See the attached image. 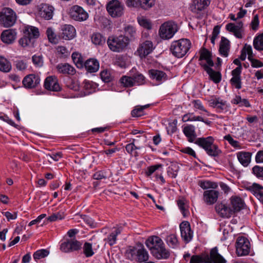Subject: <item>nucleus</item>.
Masks as SVG:
<instances>
[{"mask_svg":"<svg viewBox=\"0 0 263 263\" xmlns=\"http://www.w3.org/2000/svg\"><path fill=\"white\" fill-rule=\"evenodd\" d=\"M152 255L158 259H167L170 256V252L166 249L163 240L157 236L149 237L145 242Z\"/></svg>","mask_w":263,"mask_h":263,"instance_id":"f257e3e1","label":"nucleus"},{"mask_svg":"<svg viewBox=\"0 0 263 263\" xmlns=\"http://www.w3.org/2000/svg\"><path fill=\"white\" fill-rule=\"evenodd\" d=\"M125 256L126 259L136 263L148 261L150 257L148 251L141 243L128 246L125 251Z\"/></svg>","mask_w":263,"mask_h":263,"instance_id":"f03ea898","label":"nucleus"},{"mask_svg":"<svg viewBox=\"0 0 263 263\" xmlns=\"http://www.w3.org/2000/svg\"><path fill=\"white\" fill-rule=\"evenodd\" d=\"M190 263H227V260L218 253L216 247L210 250V254L202 253L194 255Z\"/></svg>","mask_w":263,"mask_h":263,"instance_id":"7ed1b4c3","label":"nucleus"},{"mask_svg":"<svg viewBox=\"0 0 263 263\" xmlns=\"http://www.w3.org/2000/svg\"><path fill=\"white\" fill-rule=\"evenodd\" d=\"M192 43L190 40L181 39L172 42L170 51L174 57L181 58L189 52Z\"/></svg>","mask_w":263,"mask_h":263,"instance_id":"20e7f679","label":"nucleus"},{"mask_svg":"<svg viewBox=\"0 0 263 263\" xmlns=\"http://www.w3.org/2000/svg\"><path fill=\"white\" fill-rule=\"evenodd\" d=\"M129 40L125 35L109 36L107 40V44L109 49L115 52H122L127 48Z\"/></svg>","mask_w":263,"mask_h":263,"instance_id":"39448f33","label":"nucleus"},{"mask_svg":"<svg viewBox=\"0 0 263 263\" xmlns=\"http://www.w3.org/2000/svg\"><path fill=\"white\" fill-rule=\"evenodd\" d=\"M236 254L238 256H245L250 254L251 245L249 240L246 237L240 236L236 239Z\"/></svg>","mask_w":263,"mask_h":263,"instance_id":"423d86ee","label":"nucleus"},{"mask_svg":"<svg viewBox=\"0 0 263 263\" xmlns=\"http://www.w3.org/2000/svg\"><path fill=\"white\" fill-rule=\"evenodd\" d=\"M233 63L237 67L231 71L232 77L230 80V83L236 89H240L242 87L241 73L242 67L241 63L238 59H235L233 61Z\"/></svg>","mask_w":263,"mask_h":263,"instance_id":"0eeeda50","label":"nucleus"},{"mask_svg":"<svg viewBox=\"0 0 263 263\" xmlns=\"http://www.w3.org/2000/svg\"><path fill=\"white\" fill-rule=\"evenodd\" d=\"M177 31V26L172 21H168L162 24L159 28V34L162 39H171Z\"/></svg>","mask_w":263,"mask_h":263,"instance_id":"6e6552de","label":"nucleus"},{"mask_svg":"<svg viewBox=\"0 0 263 263\" xmlns=\"http://www.w3.org/2000/svg\"><path fill=\"white\" fill-rule=\"evenodd\" d=\"M16 18V14L11 8H4L0 13V22L5 27L13 26L15 23Z\"/></svg>","mask_w":263,"mask_h":263,"instance_id":"1a4fd4ad","label":"nucleus"},{"mask_svg":"<svg viewBox=\"0 0 263 263\" xmlns=\"http://www.w3.org/2000/svg\"><path fill=\"white\" fill-rule=\"evenodd\" d=\"M82 243L76 238L66 239L61 241L60 249L64 253L78 251L82 248Z\"/></svg>","mask_w":263,"mask_h":263,"instance_id":"9d476101","label":"nucleus"},{"mask_svg":"<svg viewBox=\"0 0 263 263\" xmlns=\"http://www.w3.org/2000/svg\"><path fill=\"white\" fill-rule=\"evenodd\" d=\"M69 17L76 21L83 22L88 18V13L81 6L74 5L68 11Z\"/></svg>","mask_w":263,"mask_h":263,"instance_id":"9b49d317","label":"nucleus"},{"mask_svg":"<svg viewBox=\"0 0 263 263\" xmlns=\"http://www.w3.org/2000/svg\"><path fill=\"white\" fill-rule=\"evenodd\" d=\"M106 9L112 17H119L123 13L124 6L118 0H112L107 5Z\"/></svg>","mask_w":263,"mask_h":263,"instance_id":"f8f14e48","label":"nucleus"},{"mask_svg":"<svg viewBox=\"0 0 263 263\" xmlns=\"http://www.w3.org/2000/svg\"><path fill=\"white\" fill-rule=\"evenodd\" d=\"M199 64L205 70V66L209 67L214 66L212 53L205 48H202L199 51Z\"/></svg>","mask_w":263,"mask_h":263,"instance_id":"ddd939ff","label":"nucleus"},{"mask_svg":"<svg viewBox=\"0 0 263 263\" xmlns=\"http://www.w3.org/2000/svg\"><path fill=\"white\" fill-rule=\"evenodd\" d=\"M209 0H194L190 6L191 10L197 14V17L202 18L203 15L202 11L210 4Z\"/></svg>","mask_w":263,"mask_h":263,"instance_id":"4468645a","label":"nucleus"},{"mask_svg":"<svg viewBox=\"0 0 263 263\" xmlns=\"http://www.w3.org/2000/svg\"><path fill=\"white\" fill-rule=\"evenodd\" d=\"M181 237L186 243H189L193 238V232L191 230L190 223L187 221L182 222L179 226Z\"/></svg>","mask_w":263,"mask_h":263,"instance_id":"2eb2a0df","label":"nucleus"},{"mask_svg":"<svg viewBox=\"0 0 263 263\" xmlns=\"http://www.w3.org/2000/svg\"><path fill=\"white\" fill-rule=\"evenodd\" d=\"M226 29L232 33L237 39H242L244 32L243 24L242 21H239L236 24L232 23H228L226 26Z\"/></svg>","mask_w":263,"mask_h":263,"instance_id":"dca6fc26","label":"nucleus"},{"mask_svg":"<svg viewBox=\"0 0 263 263\" xmlns=\"http://www.w3.org/2000/svg\"><path fill=\"white\" fill-rule=\"evenodd\" d=\"M153 49V44L152 42L146 41L139 45L135 54L142 59L152 52Z\"/></svg>","mask_w":263,"mask_h":263,"instance_id":"f3484780","label":"nucleus"},{"mask_svg":"<svg viewBox=\"0 0 263 263\" xmlns=\"http://www.w3.org/2000/svg\"><path fill=\"white\" fill-rule=\"evenodd\" d=\"M148 74L156 85H159L167 80V75L161 70L151 69L148 71Z\"/></svg>","mask_w":263,"mask_h":263,"instance_id":"a211bd4d","label":"nucleus"},{"mask_svg":"<svg viewBox=\"0 0 263 263\" xmlns=\"http://www.w3.org/2000/svg\"><path fill=\"white\" fill-rule=\"evenodd\" d=\"M54 8L47 4H41L39 6V15L46 20H49L52 18Z\"/></svg>","mask_w":263,"mask_h":263,"instance_id":"6ab92c4d","label":"nucleus"},{"mask_svg":"<svg viewBox=\"0 0 263 263\" xmlns=\"http://www.w3.org/2000/svg\"><path fill=\"white\" fill-rule=\"evenodd\" d=\"M60 36L65 40H70L73 39L76 34L74 27L71 25L65 24L62 26Z\"/></svg>","mask_w":263,"mask_h":263,"instance_id":"aec40b11","label":"nucleus"},{"mask_svg":"<svg viewBox=\"0 0 263 263\" xmlns=\"http://www.w3.org/2000/svg\"><path fill=\"white\" fill-rule=\"evenodd\" d=\"M219 193L214 189L206 190L203 194V199L208 205H212L217 200Z\"/></svg>","mask_w":263,"mask_h":263,"instance_id":"412c9836","label":"nucleus"},{"mask_svg":"<svg viewBox=\"0 0 263 263\" xmlns=\"http://www.w3.org/2000/svg\"><path fill=\"white\" fill-rule=\"evenodd\" d=\"M40 78L38 75L30 74L26 76L23 80L25 87L32 88L36 87L40 83Z\"/></svg>","mask_w":263,"mask_h":263,"instance_id":"4be33fe9","label":"nucleus"},{"mask_svg":"<svg viewBox=\"0 0 263 263\" xmlns=\"http://www.w3.org/2000/svg\"><path fill=\"white\" fill-rule=\"evenodd\" d=\"M209 102L210 106L215 108L218 112H221L227 109V101L219 97L211 98Z\"/></svg>","mask_w":263,"mask_h":263,"instance_id":"5701e85b","label":"nucleus"},{"mask_svg":"<svg viewBox=\"0 0 263 263\" xmlns=\"http://www.w3.org/2000/svg\"><path fill=\"white\" fill-rule=\"evenodd\" d=\"M44 85L45 88L49 90L58 91L61 90V87L55 76H49L46 78Z\"/></svg>","mask_w":263,"mask_h":263,"instance_id":"b1692460","label":"nucleus"},{"mask_svg":"<svg viewBox=\"0 0 263 263\" xmlns=\"http://www.w3.org/2000/svg\"><path fill=\"white\" fill-rule=\"evenodd\" d=\"M217 213L222 217L229 218L234 214V210L222 203H217L215 206Z\"/></svg>","mask_w":263,"mask_h":263,"instance_id":"393cba45","label":"nucleus"},{"mask_svg":"<svg viewBox=\"0 0 263 263\" xmlns=\"http://www.w3.org/2000/svg\"><path fill=\"white\" fill-rule=\"evenodd\" d=\"M16 37V32L13 29H7L3 31L1 35V39L5 44H12Z\"/></svg>","mask_w":263,"mask_h":263,"instance_id":"a878e982","label":"nucleus"},{"mask_svg":"<svg viewBox=\"0 0 263 263\" xmlns=\"http://www.w3.org/2000/svg\"><path fill=\"white\" fill-rule=\"evenodd\" d=\"M182 132L189 142L195 143L197 139L195 126L192 124L186 125L183 127Z\"/></svg>","mask_w":263,"mask_h":263,"instance_id":"bb28decb","label":"nucleus"},{"mask_svg":"<svg viewBox=\"0 0 263 263\" xmlns=\"http://www.w3.org/2000/svg\"><path fill=\"white\" fill-rule=\"evenodd\" d=\"M59 73L65 75H74L76 73L75 68L68 63H60L56 66Z\"/></svg>","mask_w":263,"mask_h":263,"instance_id":"cd10ccee","label":"nucleus"},{"mask_svg":"<svg viewBox=\"0 0 263 263\" xmlns=\"http://www.w3.org/2000/svg\"><path fill=\"white\" fill-rule=\"evenodd\" d=\"M122 231V228L121 227H114L111 232L104 240L107 241L110 246H112L116 243L117 237L118 235L121 234Z\"/></svg>","mask_w":263,"mask_h":263,"instance_id":"c85d7f7f","label":"nucleus"},{"mask_svg":"<svg viewBox=\"0 0 263 263\" xmlns=\"http://www.w3.org/2000/svg\"><path fill=\"white\" fill-rule=\"evenodd\" d=\"M230 49V42L225 37L222 36L219 44V52L223 57H227Z\"/></svg>","mask_w":263,"mask_h":263,"instance_id":"c756f323","label":"nucleus"},{"mask_svg":"<svg viewBox=\"0 0 263 263\" xmlns=\"http://www.w3.org/2000/svg\"><path fill=\"white\" fill-rule=\"evenodd\" d=\"M237 158L240 163L245 167L248 166L251 160L252 153L241 151L236 154Z\"/></svg>","mask_w":263,"mask_h":263,"instance_id":"7c9ffc66","label":"nucleus"},{"mask_svg":"<svg viewBox=\"0 0 263 263\" xmlns=\"http://www.w3.org/2000/svg\"><path fill=\"white\" fill-rule=\"evenodd\" d=\"M83 84V94H82V96L89 95L95 92L98 87V85L96 83L88 80H85Z\"/></svg>","mask_w":263,"mask_h":263,"instance_id":"2f4dec72","label":"nucleus"},{"mask_svg":"<svg viewBox=\"0 0 263 263\" xmlns=\"http://www.w3.org/2000/svg\"><path fill=\"white\" fill-rule=\"evenodd\" d=\"M84 65L86 70L90 73L97 72L100 67L99 62L95 59H89L86 60Z\"/></svg>","mask_w":263,"mask_h":263,"instance_id":"473e14b6","label":"nucleus"},{"mask_svg":"<svg viewBox=\"0 0 263 263\" xmlns=\"http://www.w3.org/2000/svg\"><path fill=\"white\" fill-rule=\"evenodd\" d=\"M215 141V139L212 136L207 137L198 138L195 141V143L200 147L202 148L205 151L212 142Z\"/></svg>","mask_w":263,"mask_h":263,"instance_id":"72a5a7b5","label":"nucleus"},{"mask_svg":"<svg viewBox=\"0 0 263 263\" xmlns=\"http://www.w3.org/2000/svg\"><path fill=\"white\" fill-rule=\"evenodd\" d=\"M23 34H26L34 40L37 39L40 36L39 29L32 26H25L23 29Z\"/></svg>","mask_w":263,"mask_h":263,"instance_id":"f704fd0d","label":"nucleus"},{"mask_svg":"<svg viewBox=\"0 0 263 263\" xmlns=\"http://www.w3.org/2000/svg\"><path fill=\"white\" fill-rule=\"evenodd\" d=\"M231 203L232 206V210H234V213L240 211L243 209L244 202L239 197L232 196L231 198Z\"/></svg>","mask_w":263,"mask_h":263,"instance_id":"c9c22d12","label":"nucleus"},{"mask_svg":"<svg viewBox=\"0 0 263 263\" xmlns=\"http://www.w3.org/2000/svg\"><path fill=\"white\" fill-rule=\"evenodd\" d=\"M209 74L210 79L213 81L215 83H219L221 80V74L219 71H214L212 68L209 66H205L204 70Z\"/></svg>","mask_w":263,"mask_h":263,"instance_id":"e433bc0d","label":"nucleus"},{"mask_svg":"<svg viewBox=\"0 0 263 263\" xmlns=\"http://www.w3.org/2000/svg\"><path fill=\"white\" fill-rule=\"evenodd\" d=\"M35 41V40L31 37L23 34V36L18 40V43L23 48H32L34 47Z\"/></svg>","mask_w":263,"mask_h":263,"instance_id":"4c0bfd02","label":"nucleus"},{"mask_svg":"<svg viewBox=\"0 0 263 263\" xmlns=\"http://www.w3.org/2000/svg\"><path fill=\"white\" fill-rule=\"evenodd\" d=\"M205 152L209 156L214 157H218L222 153L221 149L216 144L214 143V142L208 147Z\"/></svg>","mask_w":263,"mask_h":263,"instance_id":"58836bf2","label":"nucleus"},{"mask_svg":"<svg viewBox=\"0 0 263 263\" xmlns=\"http://www.w3.org/2000/svg\"><path fill=\"white\" fill-rule=\"evenodd\" d=\"M177 205L183 217H186L190 215L189 205L187 201L185 199L181 198L178 200Z\"/></svg>","mask_w":263,"mask_h":263,"instance_id":"ea45409f","label":"nucleus"},{"mask_svg":"<svg viewBox=\"0 0 263 263\" xmlns=\"http://www.w3.org/2000/svg\"><path fill=\"white\" fill-rule=\"evenodd\" d=\"M197 184L203 190L216 189L218 187V184L213 181L208 180H200L197 182Z\"/></svg>","mask_w":263,"mask_h":263,"instance_id":"a19ab883","label":"nucleus"},{"mask_svg":"<svg viewBox=\"0 0 263 263\" xmlns=\"http://www.w3.org/2000/svg\"><path fill=\"white\" fill-rule=\"evenodd\" d=\"M165 240L167 245L173 249L177 248L179 246L177 235L176 234H171L168 235L166 237Z\"/></svg>","mask_w":263,"mask_h":263,"instance_id":"79ce46f5","label":"nucleus"},{"mask_svg":"<svg viewBox=\"0 0 263 263\" xmlns=\"http://www.w3.org/2000/svg\"><path fill=\"white\" fill-rule=\"evenodd\" d=\"M125 36L129 40H134L137 37V31L135 27L130 25H127L124 28Z\"/></svg>","mask_w":263,"mask_h":263,"instance_id":"37998d69","label":"nucleus"},{"mask_svg":"<svg viewBox=\"0 0 263 263\" xmlns=\"http://www.w3.org/2000/svg\"><path fill=\"white\" fill-rule=\"evenodd\" d=\"M66 87L73 91H79L80 88V83L77 80H75L70 78H67L65 80Z\"/></svg>","mask_w":263,"mask_h":263,"instance_id":"c03bdc74","label":"nucleus"},{"mask_svg":"<svg viewBox=\"0 0 263 263\" xmlns=\"http://www.w3.org/2000/svg\"><path fill=\"white\" fill-rule=\"evenodd\" d=\"M92 43L96 46H102L105 42V37L101 33L98 32L93 33L91 36Z\"/></svg>","mask_w":263,"mask_h":263,"instance_id":"a18cd8bd","label":"nucleus"},{"mask_svg":"<svg viewBox=\"0 0 263 263\" xmlns=\"http://www.w3.org/2000/svg\"><path fill=\"white\" fill-rule=\"evenodd\" d=\"M11 63L3 57H0V71L8 72L11 70Z\"/></svg>","mask_w":263,"mask_h":263,"instance_id":"49530a36","label":"nucleus"},{"mask_svg":"<svg viewBox=\"0 0 263 263\" xmlns=\"http://www.w3.org/2000/svg\"><path fill=\"white\" fill-rule=\"evenodd\" d=\"M253 45L256 50H263V33L256 35L254 38Z\"/></svg>","mask_w":263,"mask_h":263,"instance_id":"de8ad7c7","label":"nucleus"},{"mask_svg":"<svg viewBox=\"0 0 263 263\" xmlns=\"http://www.w3.org/2000/svg\"><path fill=\"white\" fill-rule=\"evenodd\" d=\"M232 104L238 105L239 107L245 106L249 107L251 106L249 101L247 99H242L240 96H236L235 98L231 101Z\"/></svg>","mask_w":263,"mask_h":263,"instance_id":"09e8293b","label":"nucleus"},{"mask_svg":"<svg viewBox=\"0 0 263 263\" xmlns=\"http://www.w3.org/2000/svg\"><path fill=\"white\" fill-rule=\"evenodd\" d=\"M182 121L186 122L187 121H203V118L199 116H193V113H187L184 115L182 117Z\"/></svg>","mask_w":263,"mask_h":263,"instance_id":"8fccbe9b","label":"nucleus"},{"mask_svg":"<svg viewBox=\"0 0 263 263\" xmlns=\"http://www.w3.org/2000/svg\"><path fill=\"white\" fill-rule=\"evenodd\" d=\"M134 85H141L145 83L144 76L139 72H136L132 76Z\"/></svg>","mask_w":263,"mask_h":263,"instance_id":"3c124183","label":"nucleus"},{"mask_svg":"<svg viewBox=\"0 0 263 263\" xmlns=\"http://www.w3.org/2000/svg\"><path fill=\"white\" fill-rule=\"evenodd\" d=\"M120 82L125 87H131L134 86L132 77L123 76L120 79Z\"/></svg>","mask_w":263,"mask_h":263,"instance_id":"603ef678","label":"nucleus"},{"mask_svg":"<svg viewBox=\"0 0 263 263\" xmlns=\"http://www.w3.org/2000/svg\"><path fill=\"white\" fill-rule=\"evenodd\" d=\"M148 107V105L137 106L131 112V115L133 117H139L144 115V109L147 108Z\"/></svg>","mask_w":263,"mask_h":263,"instance_id":"864d4df0","label":"nucleus"},{"mask_svg":"<svg viewBox=\"0 0 263 263\" xmlns=\"http://www.w3.org/2000/svg\"><path fill=\"white\" fill-rule=\"evenodd\" d=\"M73 62L78 67H81L83 65V59L81 54L78 52H73L71 55Z\"/></svg>","mask_w":263,"mask_h":263,"instance_id":"5fc2aeb1","label":"nucleus"},{"mask_svg":"<svg viewBox=\"0 0 263 263\" xmlns=\"http://www.w3.org/2000/svg\"><path fill=\"white\" fill-rule=\"evenodd\" d=\"M83 253L86 257H91L94 254L92 244L89 242H86L84 243L83 247Z\"/></svg>","mask_w":263,"mask_h":263,"instance_id":"6e6d98bb","label":"nucleus"},{"mask_svg":"<svg viewBox=\"0 0 263 263\" xmlns=\"http://www.w3.org/2000/svg\"><path fill=\"white\" fill-rule=\"evenodd\" d=\"M135 139H133L132 142L129 144L126 145L125 148L127 153L130 156H134L135 157L138 155V154L135 151Z\"/></svg>","mask_w":263,"mask_h":263,"instance_id":"4d7b16f0","label":"nucleus"},{"mask_svg":"<svg viewBox=\"0 0 263 263\" xmlns=\"http://www.w3.org/2000/svg\"><path fill=\"white\" fill-rule=\"evenodd\" d=\"M192 103L196 109L199 110L200 111H203L206 114L207 116H210L209 112L204 108L200 100H194L192 101Z\"/></svg>","mask_w":263,"mask_h":263,"instance_id":"13d9d810","label":"nucleus"},{"mask_svg":"<svg viewBox=\"0 0 263 263\" xmlns=\"http://www.w3.org/2000/svg\"><path fill=\"white\" fill-rule=\"evenodd\" d=\"M178 172V166L176 164L171 165L167 169V175L172 178H175L177 177Z\"/></svg>","mask_w":263,"mask_h":263,"instance_id":"bf43d9fd","label":"nucleus"},{"mask_svg":"<svg viewBox=\"0 0 263 263\" xmlns=\"http://www.w3.org/2000/svg\"><path fill=\"white\" fill-rule=\"evenodd\" d=\"M46 34L49 41L51 43L57 44L58 40L56 34L51 28H48L46 30Z\"/></svg>","mask_w":263,"mask_h":263,"instance_id":"052dcab7","label":"nucleus"},{"mask_svg":"<svg viewBox=\"0 0 263 263\" xmlns=\"http://www.w3.org/2000/svg\"><path fill=\"white\" fill-rule=\"evenodd\" d=\"M223 139L227 140L229 143L233 147L236 148H241V145L239 142L234 140L231 135L228 134L224 136Z\"/></svg>","mask_w":263,"mask_h":263,"instance_id":"680f3d73","label":"nucleus"},{"mask_svg":"<svg viewBox=\"0 0 263 263\" xmlns=\"http://www.w3.org/2000/svg\"><path fill=\"white\" fill-rule=\"evenodd\" d=\"M140 7L144 10L152 8L155 5V0H139Z\"/></svg>","mask_w":263,"mask_h":263,"instance_id":"e2e57ef3","label":"nucleus"},{"mask_svg":"<svg viewBox=\"0 0 263 263\" xmlns=\"http://www.w3.org/2000/svg\"><path fill=\"white\" fill-rule=\"evenodd\" d=\"M259 26V20L258 14L255 15L251 22L250 24V29L254 31H256L258 30Z\"/></svg>","mask_w":263,"mask_h":263,"instance_id":"0e129e2a","label":"nucleus"},{"mask_svg":"<svg viewBox=\"0 0 263 263\" xmlns=\"http://www.w3.org/2000/svg\"><path fill=\"white\" fill-rule=\"evenodd\" d=\"M100 77L103 81L105 83L111 82L113 77L110 74V72L107 70H104L100 73Z\"/></svg>","mask_w":263,"mask_h":263,"instance_id":"69168bd1","label":"nucleus"},{"mask_svg":"<svg viewBox=\"0 0 263 263\" xmlns=\"http://www.w3.org/2000/svg\"><path fill=\"white\" fill-rule=\"evenodd\" d=\"M57 51L61 58H66L70 55V52L65 46H59L57 48Z\"/></svg>","mask_w":263,"mask_h":263,"instance_id":"338daca9","label":"nucleus"},{"mask_svg":"<svg viewBox=\"0 0 263 263\" xmlns=\"http://www.w3.org/2000/svg\"><path fill=\"white\" fill-rule=\"evenodd\" d=\"M252 173L257 178L263 179V166L255 165L252 168Z\"/></svg>","mask_w":263,"mask_h":263,"instance_id":"774afa93","label":"nucleus"}]
</instances>
